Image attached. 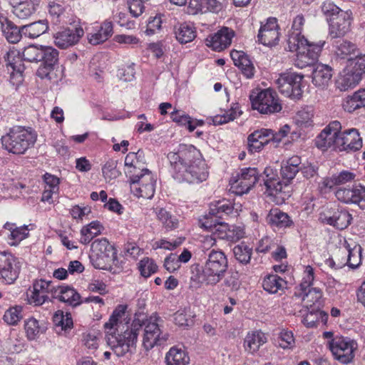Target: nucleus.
I'll list each match as a JSON object with an SVG mask.
<instances>
[{"label":"nucleus","instance_id":"obj_1","mask_svg":"<svg viewBox=\"0 0 365 365\" xmlns=\"http://www.w3.org/2000/svg\"><path fill=\"white\" fill-rule=\"evenodd\" d=\"M159 318L156 316L149 317L135 315L130 326L123 331V334H110L108 336V344L118 357L123 356L130 351L137 341L140 330L144 327L143 346L146 351L152 349L156 345H161L168 337L161 336L162 331L158 323Z\"/></svg>","mask_w":365,"mask_h":365},{"label":"nucleus","instance_id":"obj_50","mask_svg":"<svg viewBox=\"0 0 365 365\" xmlns=\"http://www.w3.org/2000/svg\"><path fill=\"white\" fill-rule=\"evenodd\" d=\"M23 307L21 306L16 305L11 307L6 310L3 319L10 326H16L22 319Z\"/></svg>","mask_w":365,"mask_h":365},{"label":"nucleus","instance_id":"obj_25","mask_svg":"<svg viewBox=\"0 0 365 365\" xmlns=\"http://www.w3.org/2000/svg\"><path fill=\"white\" fill-rule=\"evenodd\" d=\"M143 158V152L140 150L138 152H130L127 154L125 158V166L126 168L125 174L128 179L133 177L136 178L139 173L148 170L145 168Z\"/></svg>","mask_w":365,"mask_h":365},{"label":"nucleus","instance_id":"obj_33","mask_svg":"<svg viewBox=\"0 0 365 365\" xmlns=\"http://www.w3.org/2000/svg\"><path fill=\"white\" fill-rule=\"evenodd\" d=\"M53 298L58 299L61 302L76 307L81 303L80 294L72 287L68 286L55 287Z\"/></svg>","mask_w":365,"mask_h":365},{"label":"nucleus","instance_id":"obj_42","mask_svg":"<svg viewBox=\"0 0 365 365\" xmlns=\"http://www.w3.org/2000/svg\"><path fill=\"white\" fill-rule=\"evenodd\" d=\"M233 210L232 203L229 200L223 199L211 203L209 214L218 219H223L225 216L232 214Z\"/></svg>","mask_w":365,"mask_h":365},{"label":"nucleus","instance_id":"obj_26","mask_svg":"<svg viewBox=\"0 0 365 365\" xmlns=\"http://www.w3.org/2000/svg\"><path fill=\"white\" fill-rule=\"evenodd\" d=\"M113 34V22L105 20L101 26L94 27L91 32L87 34V39L91 44L98 45L107 41Z\"/></svg>","mask_w":365,"mask_h":365},{"label":"nucleus","instance_id":"obj_5","mask_svg":"<svg viewBox=\"0 0 365 365\" xmlns=\"http://www.w3.org/2000/svg\"><path fill=\"white\" fill-rule=\"evenodd\" d=\"M227 266V259L225 253L212 250L202 270L207 283L215 284L219 282L223 277Z\"/></svg>","mask_w":365,"mask_h":365},{"label":"nucleus","instance_id":"obj_7","mask_svg":"<svg viewBox=\"0 0 365 365\" xmlns=\"http://www.w3.org/2000/svg\"><path fill=\"white\" fill-rule=\"evenodd\" d=\"M259 175L255 168L241 169L237 177L230 180V190L238 195L248 192L259 180Z\"/></svg>","mask_w":365,"mask_h":365},{"label":"nucleus","instance_id":"obj_35","mask_svg":"<svg viewBox=\"0 0 365 365\" xmlns=\"http://www.w3.org/2000/svg\"><path fill=\"white\" fill-rule=\"evenodd\" d=\"M334 46L336 56L341 59H347V61L359 51L356 44L346 39L335 41Z\"/></svg>","mask_w":365,"mask_h":365},{"label":"nucleus","instance_id":"obj_48","mask_svg":"<svg viewBox=\"0 0 365 365\" xmlns=\"http://www.w3.org/2000/svg\"><path fill=\"white\" fill-rule=\"evenodd\" d=\"M158 220L163 224V227L171 230L178 227V219L172 215L168 211L164 208H160L156 212Z\"/></svg>","mask_w":365,"mask_h":365},{"label":"nucleus","instance_id":"obj_63","mask_svg":"<svg viewBox=\"0 0 365 365\" xmlns=\"http://www.w3.org/2000/svg\"><path fill=\"white\" fill-rule=\"evenodd\" d=\"M63 11L64 8L62 5L55 2L48 4V13L52 18L53 24H57L61 23Z\"/></svg>","mask_w":365,"mask_h":365},{"label":"nucleus","instance_id":"obj_2","mask_svg":"<svg viewBox=\"0 0 365 365\" xmlns=\"http://www.w3.org/2000/svg\"><path fill=\"white\" fill-rule=\"evenodd\" d=\"M304 23V16L298 14L293 19L287 39V50L296 52L294 65L299 68L314 66L325 44V41L311 42L302 34Z\"/></svg>","mask_w":365,"mask_h":365},{"label":"nucleus","instance_id":"obj_30","mask_svg":"<svg viewBox=\"0 0 365 365\" xmlns=\"http://www.w3.org/2000/svg\"><path fill=\"white\" fill-rule=\"evenodd\" d=\"M356 173L349 171L342 170L339 173L334 174L329 178H325L319 184V187L322 191L331 189L334 186L341 185L355 180Z\"/></svg>","mask_w":365,"mask_h":365},{"label":"nucleus","instance_id":"obj_56","mask_svg":"<svg viewBox=\"0 0 365 365\" xmlns=\"http://www.w3.org/2000/svg\"><path fill=\"white\" fill-rule=\"evenodd\" d=\"M321 10L328 23L330 22L331 19L339 15L341 12L344 11V10L341 9L331 1H325L323 2L321 6Z\"/></svg>","mask_w":365,"mask_h":365},{"label":"nucleus","instance_id":"obj_54","mask_svg":"<svg viewBox=\"0 0 365 365\" xmlns=\"http://www.w3.org/2000/svg\"><path fill=\"white\" fill-rule=\"evenodd\" d=\"M313 116V109L310 107H306L297 113L294 119L299 126L307 127L312 124Z\"/></svg>","mask_w":365,"mask_h":365},{"label":"nucleus","instance_id":"obj_20","mask_svg":"<svg viewBox=\"0 0 365 365\" xmlns=\"http://www.w3.org/2000/svg\"><path fill=\"white\" fill-rule=\"evenodd\" d=\"M276 83L279 91H302L307 86L304 76L294 72L280 74Z\"/></svg>","mask_w":365,"mask_h":365},{"label":"nucleus","instance_id":"obj_40","mask_svg":"<svg viewBox=\"0 0 365 365\" xmlns=\"http://www.w3.org/2000/svg\"><path fill=\"white\" fill-rule=\"evenodd\" d=\"M267 341L264 334L260 331L248 333L245 339V349L250 353L254 354Z\"/></svg>","mask_w":365,"mask_h":365},{"label":"nucleus","instance_id":"obj_57","mask_svg":"<svg viewBox=\"0 0 365 365\" xmlns=\"http://www.w3.org/2000/svg\"><path fill=\"white\" fill-rule=\"evenodd\" d=\"M117 161L113 159L108 160L102 168V173L106 180L110 181L120 175V171L117 169Z\"/></svg>","mask_w":365,"mask_h":365},{"label":"nucleus","instance_id":"obj_17","mask_svg":"<svg viewBox=\"0 0 365 365\" xmlns=\"http://www.w3.org/2000/svg\"><path fill=\"white\" fill-rule=\"evenodd\" d=\"M280 37L277 19L268 18L264 24H262L257 34L258 41L267 46H273L279 43Z\"/></svg>","mask_w":365,"mask_h":365},{"label":"nucleus","instance_id":"obj_34","mask_svg":"<svg viewBox=\"0 0 365 365\" xmlns=\"http://www.w3.org/2000/svg\"><path fill=\"white\" fill-rule=\"evenodd\" d=\"M127 309L126 305L120 304L118 305L115 310L113 311L112 315L110 316L108 322H106L104 325L106 329H110V331L115 328V330L113 331H108L106 335V339L108 340V336L110 334H123V331H119L120 329V327L123 326V320H125V311ZM123 330V329H121Z\"/></svg>","mask_w":365,"mask_h":365},{"label":"nucleus","instance_id":"obj_12","mask_svg":"<svg viewBox=\"0 0 365 365\" xmlns=\"http://www.w3.org/2000/svg\"><path fill=\"white\" fill-rule=\"evenodd\" d=\"M21 271L19 260L11 253L0 252V279L6 284H13Z\"/></svg>","mask_w":365,"mask_h":365},{"label":"nucleus","instance_id":"obj_55","mask_svg":"<svg viewBox=\"0 0 365 365\" xmlns=\"http://www.w3.org/2000/svg\"><path fill=\"white\" fill-rule=\"evenodd\" d=\"M138 269L140 274L147 278L157 272L158 265L153 259L144 257L138 263Z\"/></svg>","mask_w":365,"mask_h":365},{"label":"nucleus","instance_id":"obj_22","mask_svg":"<svg viewBox=\"0 0 365 365\" xmlns=\"http://www.w3.org/2000/svg\"><path fill=\"white\" fill-rule=\"evenodd\" d=\"M314 269L310 266H306L304 267L302 282L299 284V292L298 295L302 298V300L304 301L306 299H308L309 295L312 294V292H314L316 294L315 298L310 300L312 302H314L317 301L322 296L321 291L318 288H311V286L313 284V282L314 280Z\"/></svg>","mask_w":365,"mask_h":365},{"label":"nucleus","instance_id":"obj_15","mask_svg":"<svg viewBox=\"0 0 365 365\" xmlns=\"http://www.w3.org/2000/svg\"><path fill=\"white\" fill-rule=\"evenodd\" d=\"M335 196L341 202L354 204L362 210L365 209V186L361 184L351 187H339L336 190Z\"/></svg>","mask_w":365,"mask_h":365},{"label":"nucleus","instance_id":"obj_21","mask_svg":"<svg viewBox=\"0 0 365 365\" xmlns=\"http://www.w3.org/2000/svg\"><path fill=\"white\" fill-rule=\"evenodd\" d=\"M319 219L324 223L331 225L339 230H344L351 224L352 216L345 209H337L333 213H331L329 211L320 213Z\"/></svg>","mask_w":365,"mask_h":365},{"label":"nucleus","instance_id":"obj_11","mask_svg":"<svg viewBox=\"0 0 365 365\" xmlns=\"http://www.w3.org/2000/svg\"><path fill=\"white\" fill-rule=\"evenodd\" d=\"M41 53L38 62H41V64L37 69L36 75L42 80L51 81L54 75V66L58 61L59 52L52 46H42Z\"/></svg>","mask_w":365,"mask_h":365},{"label":"nucleus","instance_id":"obj_51","mask_svg":"<svg viewBox=\"0 0 365 365\" xmlns=\"http://www.w3.org/2000/svg\"><path fill=\"white\" fill-rule=\"evenodd\" d=\"M345 250L347 253V264L352 268L357 267L361 264V246L354 245L353 247L347 244L345 246Z\"/></svg>","mask_w":365,"mask_h":365},{"label":"nucleus","instance_id":"obj_38","mask_svg":"<svg viewBox=\"0 0 365 365\" xmlns=\"http://www.w3.org/2000/svg\"><path fill=\"white\" fill-rule=\"evenodd\" d=\"M166 365H187L190 363L188 354L182 348L174 346L165 355Z\"/></svg>","mask_w":365,"mask_h":365},{"label":"nucleus","instance_id":"obj_29","mask_svg":"<svg viewBox=\"0 0 365 365\" xmlns=\"http://www.w3.org/2000/svg\"><path fill=\"white\" fill-rule=\"evenodd\" d=\"M0 24L3 35L9 43H16L21 40L24 35L22 26H17L4 14H0Z\"/></svg>","mask_w":365,"mask_h":365},{"label":"nucleus","instance_id":"obj_60","mask_svg":"<svg viewBox=\"0 0 365 365\" xmlns=\"http://www.w3.org/2000/svg\"><path fill=\"white\" fill-rule=\"evenodd\" d=\"M237 108L238 106H236L235 107H232L229 110L226 111L223 114L215 115L212 118L213 124L215 125H222L233 120L237 116Z\"/></svg>","mask_w":365,"mask_h":365},{"label":"nucleus","instance_id":"obj_3","mask_svg":"<svg viewBox=\"0 0 365 365\" xmlns=\"http://www.w3.org/2000/svg\"><path fill=\"white\" fill-rule=\"evenodd\" d=\"M197 150L193 146L181 145L177 152L168 154L173 176L179 182L198 183L208 177L205 164L194 160Z\"/></svg>","mask_w":365,"mask_h":365},{"label":"nucleus","instance_id":"obj_62","mask_svg":"<svg viewBox=\"0 0 365 365\" xmlns=\"http://www.w3.org/2000/svg\"><path fill=\"white\" fill-rule=\"evenodd\" d=\"M162 23L163 21L160 15L150 16L148 20L145 34L147 36H152L158 33L161 30Z\"/></svg>","mask_w":365,"mask_h":365},{"label":"nucleus","instance_id":"obj_24","mask_svg":"<svg viewBox=\"0 0 365 365\" xmlns=\"http://www.w3.org/2000/svg\"><path fill=\"white\" fill-rule=\"evenodd\" d=\"M234 36L235 33L232 29L223 27L214 34L207 36L205 43L212 50L221 51L231 44Z\"/></svg>","mask_w":365,"mask_h":365},{"label":"nucleus","instance_id":"obj_46","mask_svg":"<svg viewBox=\"0 0 365 365\" xmlns=\"http://www.w3.org/2000/svg\"><path fill=\"white\" fill-rule=\"evenodd\" d=\"M24 329L29 340L36 339L46 331V327L41 325L39 322L34 317H30L25 321Z\"/></svg>","mask_w":365,"mask_h":365},{"label":"nucleus","instance_id":"obj_61","mask_svg":"<svg viewBox=\"0 0 365 365\" xmlns=\"http://www.w3.org/2000/svg\"><path fill=\"white\" fill-rule=\"evenodd\" d=\"M29 229L27 226L16 227L10 234V245L13 246L17 245L21 241L26 239L29 236Z\"/></svg>","mask_w":365,"mask_h":365},{"label":"nucleus","instance_id":"obj_14","mask_svg":"<svg viewBox=\"0 0 365 365\" xmlns=\"http://www.w3.org/2000/svg\"><path fill=\"white\" fill-rule=\"evenodd\" d=\"M277 93H257L255 97L250 96L252 108L262 114H271L279 112L282 105L279 98L274 94Z\"/></svg>","mask_w":365,"mask_h":365},{"label":"nucleus","instance_id":"obj_59","mask_svg":"<svg viewBox=\"0 0 365 365\" xmlns=\"http://www.w3.org/2000/svg\"><path fill=\"white\" fill-rule=\"evenodd\" d=\"M56 326L61 327V329L66 331L73 327V320L71 314H63L62 311H58L53 317Z\"/></svg>","mask_w":365,"mask_h":365},{"label":"nucleus","instance_id":"obj_19","mask_svg":"<svg viewBox=\"0 0 365 365\" xmlns=\"http://www.w3.org/2000/svg\"><path fill=\"white\" fill-rule=\"evenodd\" d=\"M362 147V140L358 130L355 128L339 131L336 140L338 151H356Z\"/></svg>","mask_w":365,"mask_h":365},{"label":"nucleus","instance_id":"obj_44","mask_svg":"<svg viewBox=\"0 0 365 365\" xmlns=\"http://www.w3.org/2000/svg\"><path fill=\"white\" fill-rule=\"evenodd\" d=\"M362 107H365V93H353L343 102L344 109L349 113Z\"/></svg>","mask_w":365,"mask_h":365},{"label":"nucleus","instance_id":"obj_32","mask_svg":"<svg viewBox=\"0 0 365 365\" xmlns=\"http://www.w3.org/2000/svg\"><path fill=\"white\" fill-rule=\"evenodd\" d=\"M361 80V77L346 66L336 80V86L340 91H346L353 89Z\"/></svg>","mask_w":365,"mask_h":365},{"label":"nucleus","instance_id":"obj_6","mask_svg":"<svg viewBox=\"0 0 365 365\" xmlns=\"http://www.w3.org/2000/svg\"><path fill=\"white\" fill-rule=\"evenodd\" d=\"M130 190L138 197L151 199L155 190V180L150 170H145L137 177L129 178Z\"/></svg>","mask_w":365,"mask_h":365},{"label":"nucleus","instance_id":"obj_53","mask_svg":"<svg viewBox=\"0 0 365 365\" xmlns=\"http://www.w3.org/2000/svg\"><path fill=\"white\" fill-rule=\"evenodd\" d=\"M355 58H351L347 61V66L359 76L365 73V54L356 53Z\"/></svg>","mask_w":365,"mask_h":365},{"label":"nucleus","instance_id":"obj_27","mask_svg":"<svg viewBox=\"0 0 365 365\" xmlns=\"http://www.w3.org/2000/svg\"><path fill=\"white\" fill-rule=\"evenodd\" d=\"M13 14L20 19H27L36 13L38 0H10Z\"/></svg>","mask_w":365,"mask_h":365},{"label":"nucleus","instance_id":"obj_8","mask_svg":"<svg viewBox=\"0 0 365 365\" xmlns=\"http://www.w3.org/2000/svg\"><path fill=\"white\" fill-rule=\"evenodd\" d=\"M357 344L347 337L336 336L329 341V347L334 358L342 364H348L354 357Z\"/></svg>","mask_w":365,"mask_h":365},{"label":"nucleus","instance_id":"obj_58","mask_svg":"<svg viewBox=\"0 0 365 365\" xmlns=\"http://www.w3.org/2000/svg\"><path fill=\"white\" fill-rule=\"evenodd\" d=\"M41 46L36 45H29L24 48L22 52V58L28 62H38L40 55L41 54Z\"/></svg>","mask_w":365,"mask_h":365},{"label":"nucleus","instance_id":"obj_31","mask_svg":"<svg viewBox=\"0 0 365 365\" xmlns=\"http://www.w3.org/2000/svg\"><path fill=\"white\" fill-rule=\"evenodd\" d=\"M230 57L235 66L238 67L247 78H252L255 74V67L248 55L242 51L232 50Z\"/></svg>","mask_w":365,"mask_h":365},{"label":"nucleus","instance_id":"obj_47","mask_svg":"<svg viewBox=\"0 0 365 365\" xmlns=\"http://www.w3.org/2000/svg\"><path fill=\"white\" fill-rule=\"evenodd\" d=\"M233 253L235 259L240 263L242 264H247L250 263L251 259L252 248L245 242H242L234 247Z\"/></svg>","mask_w":365,"mask_h":365},{"label":"nucleus","instance_id":"obj_52","mask_svg":"<svg viewBox=\"0 0 365 365\" xmlns=\"http://www.w3.org/2000/svg\"><path fill=\"white\" fill-rule=\"evenodd\" d=\"M279 346L283 349H292L295 346V339L292 331L283 329L278 334Z\"/></svg>","mask_w":365,"mask_h":365},{"label":"nucleus","instance_id":"obj_23","mask_svg":"<svg viewBox=\"0 0 365 365\" xmlns=\"http://www.w3.org/2000/svg\"><path fill=\"white\" fill-rule=\"evenodd\" d=\"M351 11H344L329 22V34L332 38H339L347 34L351 24Z\"/></svg>","mask_w":365,"mask_h":365},{"label":"nucleus","instance_id":"obj_9","mask_svg":"<svg viewBox=\"0 0 365 365\" xmlns=\"http://www.w3.org/2000/svg\"><path fill=\"white\" fill-rule=\"evenodd\" d=\"M72 28H65L53 34L55 45L61 49H66L78 43L84 34V31L80 25L79 19L70 23Z\"/></svg>","mask_w":365,"mask_h":365},{"label":"nucleus","instance_id":"obj_64","mask_svg":"<svg viewBox=\"0 0 365 365\" xmlns=\"http://www.w3.org/2000/svg\"><path fill=\"white\" fill-rule=\"evenodd\" d=\"M135 74V64L131 63L119 68L117 75L120 80L129 82L134 79Z\"/></svg>","mask_w":365,"mask_h":365},{"label":"nucleus","instance_id":"obj_10","mask_svg":"<svg viewBox=\"0 0 365 365\" xmlns=\"http://www.w3.org/2000/svg\"><path fill=\"white\" fill-rule=\"evenodd\" d=\"M8 72L10 73L9 83L17 90L24 81V65L16 50H9L4 56Z\"/></svg>","mask_w":365,"mask_h":365},{"label":"nucleus","instance_id":"obj_37","mask_svg":"<svg viewBox=\"0 0 365 365\" xmlns=\"http://www.w3.org/2000/svg\"><path fill=\"white\" fill-rule=\"evenodd\" d=\"M267 221L272 226L278 228H286L290 227L293 222L290 217L279 208L271 209L267 217Z\"/></svg>","mask_w":365,"mask_h":365},{"label":"nucleus","instance_id":"obj_36","mask_svg":"<svg viewBox=\"0 0 365 365\" xmlns=\"http://www.w3.org/2000/svg\"><path fill=\"white\" fill-rule=\"evenodd\" d=\"M332 76V69L327 65L319 64L312 73V83L321 89H324Z\"/></svg>","mask_w":365,"mask_h":365},{"label":"nucleus","instance_id":"obj_45","mask_svg":"<svg viewBox=\"0 0 365 365\" xmlns=\"http://www.w3.org/2000/svg\"><path fill=\"white\" fill-rule=\"evenodd\" d=\"M286 282L277 274H269L264 278L262 287L265 291L271 294H275L282 289Z\"/></svg>","mask_w":365,"mask_h":365},{"label":"nucleus","instance_id":"obj_39","mask_svg":"<svg viewBox=\"0 0 365 365\" xmlns=\"http://www.w3.org/2000/svg\"><path fill=\"white\" fill-rule=\"evenodd\" d=\"M195 28L187 23L180 24L175 26V35L178 41L185 44L192 41L196 37Z\"/></svg>","mask_w":365,"mask_h":365},{"label":"nucleus","instance_id":"obj_49","mask_svg":"<svg viewBox=\"0 0 365 365\" xmlns=\"http://www.w3.org/2000/svg\"><path fill=\"white\" fill-rule=\"evenodd\" d=\"M208 221L203 224V226L212 232V235L215 238L219 239H229L231 236L230 235L228 225L224 222H218L217 224L208 225Z\"/></svg>","mask_w":365,"mask_h":365},{"label":"nucleus","instance_id":"obj_28","mask_svg":"<svg viewBox=\"0 0 365 365\" xmlns=\"http://www.w3.org/2000/svg\"><path fill=\"white\" fill-rule=\"evenodd\" d=\"M271 130L262 128L250 134L247 137V149L251 153L259 152L269 143Z\"/></svg>","mask_w":365,"mask_h":365},{"label":"nucleus","instance_id":"obj_18","mask_svg":"<svg viewBox=\"0 0 365 365\" xmlns=\"http://www.w3.org/2000/svg\"><path fill=\"white\" fill-rule=\"evenodd\" d=\"M54 290L55 286L52 282L44 279L36 280L33 284V291L30 295H28L29 303L34 306L42 305L49 299V294L53 298Z\"/></svg>","mask_w":365,"mask_h":365},{"label":"nucleus","instance_id":"obj_16","mask_svg":"<svg viewBox=\"0 0 365 365\" xmlns=\"http://www.w3.org/2000/svg\"><path fill=\"white\" fill-rule=\"evenodd\" d=\"M341 129V125L339 121L331 122L317 137L315 140L316 146L322 150H327L331 148L337 150L336 140Z\"/></svg>","mask_w":365,"mask_h":365},{"label":"nucleus","instance_id":"obj_4","mask_svg":"<svg viewBox=\"0 0 365 365\" xmlns=\"http://www.w3.org/2000/svg\"><path fill=\"white\" fill-rule=\"evenodd\" d=\"M36 141V135L31 128L14 126L1 137L4 149L15 155L24 154Z\"/></svg>","mask_w":365,"mask_h":365},{"label":"nucleus","instance_id":"obj_43","mask_svg":"<svg viewBox=\"0 0 365 365\" xmlns=\"http://www.w3.org/2000/svg\"><path fill=\"white\" fill-rule=\"evenodd\" d=\"M48 29L47 20H40L22 26L24 35L30 38H36L43 34Z\"/></svg>","mask_w":365,"mask_h":365},{"label":"nucleus","instance_id":"obj_41","mask_svg":"<svg viewBox=\"0 0 365 365\" xmlns=\"http://www.w3.org/2000/svg\"><path fill=\"white\" fill-rule=\"evenodd\" d=\"M103 225L98 221H93L83 226L81 230L80 242L83 245L89 244L96 236L101 234Z\"/></svg>","mask_w":365,"mask_h":365},{"label":"nucleus","instance_id":"obj_13","mask_svg":"<svg viewBox=\"0 0 365 365\" xmlns=\"http://www.w3.org/2000/svg\"><path fill=\"white\" fill-rule=\"evenodd\" d=\"M110 254H115L114 248L106 238L97 239L91 243L89 257L95 268L106 269L105 262Z\"/></svg>","mask_w":365,"mask_h":365}]
</instances>
